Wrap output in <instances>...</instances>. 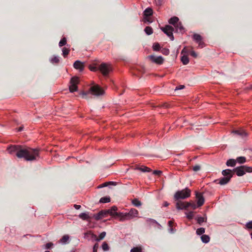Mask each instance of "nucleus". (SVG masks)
I'll return each mask as SVG.
<instances>
[{"label":"nucleus","instance_id":"1","mask_svg":"<svg viewBox=\"0 0 252 252\" xmlns=\"http://www.w3.org/2000/svg\"><path fill=\"white\" fill-rule=\"evenodd\" d=\"M7 152L11 155H15L18 158H24L27 161L36 160L39 157V150L19 145H11L7 148Z\"/></svg>","mask_w":252,"mask_h":252},{"label":"nucleus","instance_id":"2","mask_svg":"<svg viewBox=\"0 0 252 252\" xmlns=\"http://www.w3.org/2000/svg\"><path fill=\"white\" fill-rule=\"evenodd\" d=\"M82 97L87 98L88 95H93L95 96L102 95L104 94V90L98 85H94L90 87L87 91H83L81 92Z\"/></svg>","mask_w":252,"mask_h":252},{"label":"nucleus","instance_id":"3","mask_svg":"<svg viewBox=\"0 0 252 252\" xmlns=\"http://www.w3.org/2000/svg\"><path fill=\"white\" fill-rule=\"evenodd\" d=\"M89 69L92 71L99 70L104 76L108 75L112 70L111 67L105 63H102L98 67L90 65Z\"/></svg>","mask_w":252,"mask_h":252},{"label":"nucleus","instance_id":"4","mask_svg":"<svg viewBox=\"0 0 252 252\" xmlns=\"http://www.w3.org/2000/svg\"><path fill=\"white\" fill-rule=\"evenodd\" d=\"M116 215L118 214H117ZM118 215H119L120 220L124 221L126 220H131L137 217L138 211L134 208H132L128 213H121V214H119Z\"/></svg>","mask_w":252,"mask_h":252},{"label":"nucleus","instance_id":"5","mask_svg":"<svg viewBox=\"0 0 252 252\" xmlns=\"http://www.w3.org/2000/svg\"><path fill=\"white\" fill-rule=\"evenodd\" d=\"M191 191L188 188L177 191L174 194V198L175 201L178 202L180 199H184L190 196Z\"/></svg>","mask_w":252,"mask_h":252},{"label":"nucleus","instance_id":"6","mask_svg":"<svg viewBox=\"0 0 252 252\" xmlns=\"http://www.w3.org/2000/svg\"><path fill=\"white\" fill-rule=\"evenodd\" d=\"M176 206V208L178 210H187L189 207L193 210H195L198 207L193 201L183 202L181 201L177 202Z\"/></svg>","mask_w":252,"mask_h":252},{"label":"nucleus","instance_id":"7","mask_svg":"<svg viewBox=\"0 0 252 252\" xmlns=\"http://www.w3.org/2000/svg\"><path fill=\"white\" fill-rule=\"evenodd\" d=\"M233 172L234 174L236 173L238 176H242L245 175L246 172H252V167L246 165L240 166L234 168Z\"/></svg>","mask_w":252,"mask_h":252},{"label":"nucleus","instance_id":"8","mask_svg":"<svg viewBox=\"0 0 252 252\" xmlns=\"http://www.w3.org/2000/svg\"><path fill=\"white\" fill-rule=\"evenodd\" d=\"M69 89L71 93L77 91L78 90V84L79 83V77L77 76L73 77L70 81Z\"/></svg>","mask_w":252,"mask_h":252},{"label":"nucleus","instance_id":"9","mask_svg":"<svg viewBox=\"0 0 252 252\" xmlns=\"http://www.w3.org/2000/svg\"><path fill=\"white\" fill-rule=\"evenodd\" d=\"M161 30L168 36H169L171 40H174V36L173 35V32L174 29L173 27L166 25L164 28H161Z\"/></svg>","mask_w":252,"mask_h":252},{"label":"nucleus","instance_id":"10","mask_svg":"<svg viewBox=\"0 0 252 252\" xmlns=\"http://www.w3.org/2000/svg\"><path fill=\"white\" fill-rule=\"evenodd\" d=\"M110 211L108 210H103L98 213L94 215V218L96 220H99L103 218H105L109 215Z\"/></svg>","mask_w":252,"mask_h":252},{"label":"nucleus","instance_id":"11","mask_svg":"<svg viewBox=\"0 0 252 252\" xmlns=\"http://www.w3.org/2000/svg\"><path fill=\"white\" fill-rule=\"evenodd\" d=\"M148 58L152 62L158 64H161L163 63V59L161 56L156 57L154 55H150L148 56Z\"/></svg>","mask_w":252,"mask_h":252},{"label":"nucleus","instance_id":"12","mask_svg":"<svg viewBox=\"0 0 252 252\" xmlns=\"http://www.w3.org/2000/svg\"><path fill=\"white\" fill-rule=\"evenodd\" d=\"M192 37L194 40L198 44L199 47L202 48L204 46V43L202 41V37L200 34L194 33Z\"/></svg>","mask_w":252,"mask_h":252},{"label":"nucleus","instance_id":"13","mask_svg":"<svg viewBox=\"0 0 252 252\" xmlns=\"http://www.w3.org/2000/svg\"><path fill=\"white\" fill-rule=\"evenodd\" d=\"M196 198L197 199V206L201 207L204 203V198L201 193H196Z\"/></svg>","mask_w":252,"mask_h":252},{"label":"nucleus","instance_id":"14","mask_svg":"<svg viewBox=\"0 0 252 252\" xmlns=\"http://www.w3.org/2000/svg\"><path fill=\"white\" fill-rule=\"evenodd\" d=\"M230 178H226L224 177L219 179L216 180L214 182L216 184H219L220 185H224L227 184L230 181Z\"/></svg>","mask_w":252,"mask_h":252},{"label":"nucleus","instance_id":"15","mask_svg":"<svg viewBox=\"0 0 252 252\" xmlns=\"http://www.w3.org/2000/svg\"><path fill=\"white\" fill-rule=\"evenodd\" d=\"M221 173L225 177L230 178V179H231L234 175L233 169L232 170L229 169H225L222 170Z\"/></svg>","mask_w":252,"mask_h":252},{"label":"nucleus","instance_id":"16","mask_svg":"<svg viewBox=\"0 0 252 252\" xmlns=\"http://www.w3.org/2000/svg\"><path fill=\"white\" fill-rule=\"evenodd\" d=\"M118 210V208L116 206H112L111 209H108V211H110L109 215L112 216L114 218L119 217V215H116V214H121V212H116V211Z\"/></svg>","mask_w":252,"mask_h":252},{"label":"nucleus","instance_id":"17","mask_svg":"<svg viewBox=\"0 0 252 252\" xmlns=\"http://www.w3.org/2000/svg\"><path fill=\"white\" fill-rule=\"evenodd\" d=\"M105 236L106 232L103 231L99 234L98 237H97V236L95 234H92V238L94 239L96 241H99L103 239Z\"/></svg>","mask_w":252,"mask_h":252},{"label":"nucleus","instance_id":"18","mask_svg":"<svg viewBox=\"0 0 252 252\" xmlns=\"http://www.w3.org/2000/svg\"><path fill=\"white\" fill-rule=\"evenodd\" d=\"M233 133L237 135H240L242 137H245L247 135V132L243 129H238L234 130Z\"/></svg>","mask_w":252,"mask_h":252},{"label":"nucleus","instance_id":"19","mask_svg":"<svg viewBox=\"0 0 252 252\" xmlns=\"http://www.w3.org/2000/svg\"><path fill=\"white\" fill-rule=\"evenodd\" d=\"M69 240V236L68 235H64L60 239V242L63 244H66L68 243Z\"/></svg>","mask_w":252,"mask_h":252},{"label":"nucleus","instance_id":"20","mask_svg":"<svg viewBox=\"0 0 252 252\" xmlns=\"http://www.w3.org/2000/svg\"><path fill=\"white\" fill-rule=\"evenodd\" d=\"M179 19L177 17L174 16L169 20V23L175 26L179 22Z\"/></svg>","mask_w":252,"mask_h":252},{"label":"nucleus","instance_id":"21","mask_svg":"<svg viewBox=\"0 0 252 252\" xmlns=\"http://www.w3.org/2000/svg\"><path fill=\"white\" fill-rule=\"evenodd\" d=\"M174 27L175 28L177 32H182L184 31V27L181 22H178L177 24L174 26Z\"/></svg>","mask_w":252,"mask_h":252},{"label":"nucleus","instance_id":"22","mask_svg":"<svg viewBox=\"0 0 252 252\" xmlns=\"http://www.w3.org/2000/svg\"><path fill=\"white\" fill-rule=\"evenodd\" d=\"M236 160L234 159H229L226 163L227 166L234 167L236 164Z\"/></svg>","mask_w":252,"mask_h":252},{"label":"nucleus","instance_id":"23","mask_svg":"<svg viewBox=\"0 0 252 252\" xmlns=\"http://www.w3.org/2000/svg\"><path fill=\"white\" fill-rule=\"evenodd\" d=\"M153 14V10L151 8H147L144 11V15L145 17L151 16Z\"/></svg>","mask_w":252,"mask_h":252},{"label":"nucleus","instance_id":"24","mask_svg":"<svg viewBox=\"0 0 252 252\" xmlns=\"http://www.w3.org/2000/svg\"><path fill=\"white\" fill-rule=\"evenodd\" d=\"M109 185H116V183L114 182H105L104 183L98 186V188H102L105 187H107V186Z\"/></svg>","mask_w":252,"mask_h":252},{"label":"nucleus","instance_id":"25","mask_svg":"<svg viewBox=\"0 0 252 252\" xmlns=\"http://www.w3.org/2000/svg\"><path fill=\"white\" fill-rule=\"evenodd\" d=\"M201 241L205 243H207L210 241V237L207 235H202L201 237Z\"/></svg>","mask_w":252,"mask_h":252},{"label":"nucleus","instance_id":"26","mask_svg":"<svg viewBox=\"0 0 252 252\" xmlns=\"http://www.w3.org/2000/svg\"><path fill=\"white\" fill-rule=\"evenodd\" d=\"M181 61L184 64H187L189 63V59L187 55H184L181 57Z\"/></svg>","mask_w":252,"mask_h":252},{"label":"nucleus","instance_id":"27","mask_svg":"<svg viewBox=\"0 0 252 252\" xmlns=\"http://www.w3.org/2000/svg\"><path fill=\"white\" fill-rule=\"evenodd\" d=\"M236 160V161L238 162L240 164L244 163L246 161V158L244 157H238Z\"/></svg>","mask_w":252,"mask_h":252},{"label":"nucleus","instance_id":"28","mask_svg":"<svg viewBox=\"0 0 252 252\" xmlns=\"http://www.w3.org/2000/svg\"><path fill=\"white\" fill-rule=\"evenodd\" d=\"M110 201V198L109 197L105 196L101 197L99 200L100 203H107Z\"/></svg>","mask_w":252,"mask_h":252},{"label":"nucleus","instance_id":"29","mask_svg":"<svg viewBox=\"0 0 252 252\" xmlns=\"http://www.w3.org/2000/svg\"><path fill=\"white\" fill-rule=\"evenodd\" d=\"M132 204L136 207H139L142 205L141 202L136 198L132 200Z\"/></svg>","mask_w":252,"mask_h":252},{"label":"nucleus","instance_id":"30","mask_svg":"<svg viewBox=\"0 0 252 252\" xmlns=\"http://www.w3.org/2000/svg\"><path fill=\"white\" fill-rule=\"evenodd\" d=\"M138 169L143 172H150L151 171V169L146 166H141Z\"/></svg>","mask_w":252,"mask_h":252},{"label":"nucleus","instance_id":"31","mask_svg":"<svg viewBox=\"0 0 252 252\" xmlns=\"http://www.w3.org/2000/svg\"><path fill=\"white\" fill-rule=\"evenodd\" d=\"M50 61L52 63H57L59 62L60 60L58 57L54 56L50 59Z\"/></svg>","mask_w":252,"mask_h":252},{"label":"nucleus","instance_id":"32","mask_svg":"<svg viewBox=\"0 0 252 252\" xmlns=\"http://www.w3.org/2000/svg\"><path fill=\"white\" fill-rule=\"evenodd\" d=\"M144 31L148 35H150L153 33V29L150 27H146L145 28Z\"/></svg>","mask_w":252,"mask_h":252},{"label":"nucleus","instance_id":"33","mask_svg":"<svg viewBox=\"0 0 252 252\" xmlns=\"http://www.w3.org/2000/svg\"><path fill=\"white\" fill-rule=\"evenodd\" d=\"M146 221L147 223H149V224L156 223L158 225H159V223L156 220L148 218V219H146Z\"/></svg>","mask_w":252,"mask_h":252},{"label":"nucleus","instance_id":"34","mask_svg":"<svg viewBox=\"0 0 252 252\" xmlns=\"http://www.w3.org/2000/svg\"><path fill=\"white\" fill-rule=\"evenodd\" d=\"M206 220H207L206 218H204V217H198L197 220V222L199 224H201V223L203 222H205V221H206Z\"/></svg>","mask_w":252,"mask_h":252},{"label":"nucleus","instance_id":"35","mask_svg":"<svg viewBox=\"0 0 252 252\" xmlns=\"http://www.w3.org/2000/svg\"><path fill=\"white\" fill-rule=\"evenodd\" d=\"M66 44V39L65 37H63L60 41L59 45L60 47L65 45Z\"/></svg>","mask_w":252,"mask_h":252},{"label":"nucleus","instance_id":"36","mask_svg":"<svg viewBox=\"0 0 252 252\" xmlns=\"http://www.w3.org/2000/svg\"><path fill=\"white\" fill-rule=\"evenodd\" d=\"M102 248L104 251H108L109 247L106 242H104L102 245Z\"/></svg>","mask_w":252,"mask_h":252},{"label":"nucleus","instance_id":"37","mask_svg":"<svg viewBox=\"0 0 252 252\" xmlns=\"http://www.w3.org/2000/svg\"><path fill=\"white\" fill-rule=\"evenodd\" d=\"M196 234L197 235H201L203 234L204 233H205V228L203 227H201L199 228H198L196 230Z\"/></svg>","mask_w":252,"mask_h":252},{"label":"nucleus","instance_id":"38","mask_svg":"<svg viewBox=\"0 0 252 252\" xmlns=\"http://www.w3.org/2000/svg\"><path fill=\"white\" fill-rule=\"evenodd\" d=\"M153 48L154 51H158L159 50L160 47L158 43H156L154 44Z\"/></svg>","mask_w":252,"mask_h":252},{"label":"nucleus","instance_id":"39","mask_svg":"<svg viewBox=\"0 0 252 252\" xmlns=\"http://www.w3.org/2000/svg\"><path fill=\"white\" fill-rule=\"evenodd\" d=\"M89 218L88 214L87 213H82L80 214V218H81L84 220L88 219Z\"/></svg>","mask_w":252,"mask_h":252},{"label":"nucleus","instance_id":"40","mask_svg":"<svg viewBox=\"0 0 252 252\" xmlns=\"http://www.w3.org/2000/svg\"><path fill=\"white\" fill-rule=\"evenodd\" d=\"M62 51L64 57H65L69 54V50L65 47L63 48Z\"/></svg>","mask_w":252,"mask_h":252},{"label":"nucleus","instance_id":"41","mask_svg":"<svg viewBox=\"0 0 252 252\" xmlns=\"http://www.w3.org/2000/svg\"><path fill=\"white\" fill-rule=\"evenodd\" d=\"M194 213L192 211H190L188 213H186L187 217L189 220H191L193 218Z\"/></svg>","mask_w":252,"mask_h":252},{"label":"nucleus","instance_id":"42","mask_svg":"<svg viewBox=\"0 0 252 252\" xmlns=\"http://www.w3.org/2000/svg\"><path fill=\"white\" fill-rule=\"evenodd\" d=\"M130 252H142V249L140 248L135 247L132 249Z\"/></svg>","mask_w":252,"mask_h":252},{"label":"nucleus","instance_id":"43","mask_svg":"<svg viewBox=\"0 0 252 252\" xmlns=\"http://www.w3.org/2000/svg\"><path fill=\"white\" fill-rule=\"evenodd\" d=\"M192 169L194 171L197 172L200 170V169H201V167L199 165H196L193 167Z\"/></svg>","mask_w":252,"mask_h":252},{"label":"nucleus","instance_id":"44","mask_svg":"<svg viewBox=\"0 0 252 252\" xmlns=\"http://www.w3.org/2000/svg\"><path fill=\"white\" fill-rule=\"evenodd\" d=\"M84 68V63L80 62V73L82 71Z\"/></svg>","mask_w":252,"mask_h":252},{"label":"nucleus","instance_id":"45","mask_svg":"<svg viewBox=\"0 0 252 252\" xmlns=\"http://www.w3.org/2000/svg\"><path fill=\"white\" fill-rule=\"evenodd\" d=\"M53 245V244L51 242L48 243L45 245V248L46 249H49Z\"/></svg>","mask_w":252,"mask_h":252},{"label":"nucleus","instance_id":"46","mask_svg":"<svg viewBox=\"0 0 252 252\" xmlns=\"http://www.w3.org/2000/svg\"><path fill=\"white\" fill-rule=\"evenodd\" d=\"M162 173V171L160 170H154L153 171V174L160 176Z\"/></svg>","mask_w":252,"mask_h":252},{"label":"nucleus","instance_id":"47","mask_svg":"<svg viewBox=\"0 0 252 252\" xmlns=\"http://www.w3.org/2000/svg\"><path fill=\"white\" fill-rule=\"evenodd\" d=\"M73 65H74V68H75L77 69H79V60L76 61L75 62Z\"/></svg>","mask_w":252,"mask_h":252},{"label":"nucleus","instance_id":"48","mask_svg":"<svg viewBox=\"0 0 252 252\" xmlns=\"http://www.w3.org/2000/svg\"><path fill=\"white\" fill-rule=\"evenodd\" d=\"M246 226L248 228L252 229V221L248 222L246 224Z\"/></svg>","mask_w":252,"mask_h":252},{"label":"nucleus","instance_id":"49","mask_svg":"<svg viewBox=\"0 0 252 252\" xmlns=\"http://www.w3.org/2000/svg\"><path fill=\"white\" fill-rule=\"evenodd\" d=\"M190 54L191 56H192L194 58H196L197 57V54L196 52H195L194 51H191L190 52Z\"/></svg>","mask_w":252,"mask_h":252},{"label":"nucleus","instance_id":"50","mask_svg":"<svg viewBox=\"0 0 252 252\" xmlns=\"http://www.w3.org/2000/svg\"><path fill=\"white\" fill-rule=\"evenodd\" d=\"M99 247V245H98V243H96L94 246V247H93V249L94 250H97L98 248Z\"/></svg>","mask_w":252,"mask_h":252},{"label":"nucleus","instance_id":"51","mask_svg":"<svg viewBox=\"0 0 252 252\" xmlns=\"http://www.w3.org/2000/svg\"><path fill=\"white\" fill-rule=\"evenodd\" d=\"M185 88V86L184 85H180L179 87H176V90H181Z\"/></svg>","mask_w":252,"mask_h":252},{"label":"nucleus","instance_id":"52","mask_svg":"<svg viewBox=\"0 0 252 252\" xmlns=\"http://www.w3.org/2000/svg\"><path fill=\"white\" fill-rule=\"evenodd\" d=\"M23 126H20V127H19L18 128V131H22V130H23Z\"/></svg>","mask_w":252,"mask_h":252},{"label":"nucleus","instance_id":"53","mask_svg":"<svg viewBox=\"0 0 252 252\" xmlns=\"http://www.w3.org/2000/svg\"><path fill=\"white\" fill-rule=\"evenodd\" d=\"M168 225L170 227H171L172 226V221H168Z\"/></svg>","mask_w":252,"mask_h":252},{"label":"nucleus","instance_id":"54","mask_svg":"<svg viewBox=\"0 0 252 252\" xmlns=\"http://www.w3.org/2000/svg\"><path fill=\"white\" fill-rule=\"evenodd\" d=\"M169 51L168 50H166L164 52H163V54H166V55H168L169 54Z\"/></svg>","mask_w":252,"mask_h":252},{"label":"nucleus","instance_id":"55","mask_svg":"<svg viewBox=\"0 0 252 252\" xmlns=\"http://www.w3.org/2000/svg\"><path fill=\"white\" fill-rule=\"evenodd\" d=\"M168 205H169V203H167V202H165L164 203V206H165V207L168 206Z\"/></svg>","mask_w":252,"mask_h":252},{"label":"nucleus","instance_id":"56","mask_svg":"<svg viewBox=\"0 0 252 252\" xmlns=\"http://www.w3.org/2000/svg\"><path fill=\"white\" fill-rule=\"evenodd\" d=\"M74 207L76 209H79V205L75 204L74 205Z\"/></svg>","mask_w":252,"mask_h":252},{"label":"nucleus","instance_id":"57","mask_svg":"<svg viewBox=\"0 0 252 252\" xmlns=\"http://www.w3.org/2000/svg\"><path fill=\"white\" fill-rule=\"evenodd\" d=\"M97 250L93 249V252H97Z\"/></svg>","mask_w":252,"mask_h":252},{"label":"nucleus","instance_id":"58","mask_svg":"<svg viewBox=\"0 0 252 252\" xmlns=\"http://www.w3.org/2000/svg\"><path fill=\"white\" fill-rule=\"evenodd\" d=\"M147 21L150 22V23H152V21H150L149 19H147Z\"/></svg>","mask_w":252,"mask_h":252},{"label":"nucleus","instance_id":"59","mask_svg":"<svg viewBox=\"0 0 252 252\" xmlns=\"http://www.w3.org/2000/svg\"><path fill=\"white\" fill-rule=\"evenodd\" d=\"M184 49H183V50H182V53L184 52Z\"/></svg>","mask_w":252,"mask_h":252},{"label":"nucleus","instance_id":"60","mask_svg":"<svg viewBox=\"0 0 252 252\" xmlns=\"http://www.w3.org/2000/svg\"><path fill=\"white\" fill-rule=\"evenodd\" d=\"M45 252H50L47 251H45Z\"/></svg>","mask_w":252,"mask_h":252},{"label":"nucleus","instance_id":"61","mask_svg":"<svg viewBox=\"0 0 252 252\" xmlns=\"http://www.w3.org/2000/svg\"><path fill=\"white\" fill-rule=\"evenodd\" d=\"M159 3H160V0H159Z\"/></svg>","mask_w":252,"mask_h":252},{"label":"nucleus","instance_id":"62","mask_svg":"<svg viewBox=\"0 0 252 252\" xmlns=\"http://www.w3.org/2000/svg\"><path fill=\"white\" fill-rule=\"evenodd\" d=\"M251 89H252V85L251 86Z\"/></svg>","mask_w":252,"mask_h":252}]
</instances>
